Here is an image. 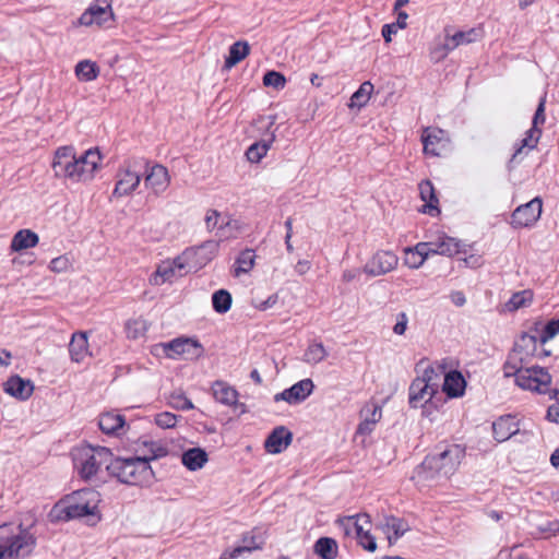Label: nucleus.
<instances>
[{
  "label": "nucleus",
  "mask_w": 559,
  "mask_h": 559,
  "mask_svg": "<svg viewBox=\"0 0 559 559\" xmlns=\"http://www.w3.org/2000/svg\"><path fill=\"white\" fill-rule=\"evenodd\" d=\"M100 160L98 148H88L76 156L73 146H62L56 151L51 167L56 177L72 182H86L94 178Z\"/></svg>",
  "instance_id": "obj_1"
},
{
  "label": "nucleus",
  "mask_w": 559,
  "mask_h": 559,
  "mask_svg": "<svg viewBox=\"0 0 559 559\" xmlns=\"http://www.w3.org/2000/svg\"><path fill=\"white\" fill-rule=\"evenodd\" d=\"M464 457L465 447L457 443L441 445L437 452L427 455L416 467L415 477L424 480L437 476L449 477L456 471Z\"/></svg>",
  "instance_id": "obj_2"
},
{
  "label": "nucleus",
  "mask_w": 559,
  "mask_h": 559,
  "mask_svg": "<svg viewBox=\"0 0 559 559\" xmlns=\"http://www.w3.org/2000/svg\"><path fill=\"white\" fill-rule=\"evenodd\" d=\"M35 546L36 537L32 532V525H0V559H23L32 554Z\"/></svg>",
  "instance_id": "obj_3"
},
{
  "label": "nucleus",
  "mask_w": 559,
  "mask_h": 559,
  "mask_svg": "<svg viewBox=\"0 0 559 559\" xmlns=\"http://www.w3.org/2000/svg\"><path fill=\"white\" fill-rule=\"evenodd\" d=\"M107 472L120 483L131 486H147L154 479L148 459L141 456L115 457L107 465Z\"/></svg>",
  "instance_id": "obj_4"
},
{
  "label": "nucleus",
  "mask_w": 559,
  "mask_h": 559,
  "mask_svg": "<svg viewBox=\"0 0 559 559\" xmlns=\"http://www.w3.org/2000/svg\"><path fill=\"white\" fill-rule=\"evenodd\" d=\"M74 468L84 480H92L103 466L112 462V453L105 447L84 444L72 451Z\"/></svg>",
  "instance_id": "obj_5"
},
{
  "label": "nucleus",
  "mask_w": 559,
  "mask_h": 559,
  "mask_svg": "<svg viewBox=\"0 0 559 559\" xmlns=\"http://www.w3.org/2000/svg\"><path fill=\"white\" fill-rule=\"evenodd\" d=\"M99 502V492L93 489H81L68 497L62 512L67 520L86 516L87 523L95 525L100 520L98 514Z\"/></svg>",
  "instance_id": "obj_6"
},
{
  "label": "nucleus",
  "mask_w": 559,
  "mask_h": 559,
  "mask_svg": "<svg viewBox=\"0 0 559 559\" xmlns=\"http://www.w3.org/2000/svg\"><path fill=\"white\" fill-rule=\"evenodd\" d=\"M443 369L440 365L428 367L421 377L413 380L409 386L408 402L414 408L430 403L432 397L438 393Z\"/></svg>",
  "instance_id": "obj_7"
},
{
  "label": "nucleus",
  "mask_w": 559,
  "mask_h": 559,
  "mask_svg": "<svg viewBox=\"0 0 559 559\" xmlns=\"http://www.w3.org/2000/svg\"><path fill=\"white\" fill-rule=\"evenodd\" d=\"M340 525L344 528L345 534L355 531L359 544L368 551L377 549L374 537L369 532L370 518L368 514H357L340 520Z\"/></svg>",
  "instance_id": "obj_8"
},
{
  "label": "nucleus",
  "mask_w": 559,
  "mask_h": 559,
  "mask_svg": "<svg viewBox=\"0 0 559 559\" xmlns=\"http://www.w3.org/2000/svg\"><path fill=\"white\" fill-rule=\"evenodd\" d=\"M523 390L546 393L551 383V376L545 368L538 366L526 367L521 371L515 382Z\"/></svg>",
  "instance_id": "obj_9"
},
{
  "label": "nucleus",
  "mask_w": 559,
  "mask_h": 559,
  "mask_svg": "<svg viewBox=\"0 0 559 559\" xmlns=\"http://www.w3.org/2000/svg\"><path fill=\"white\" fill-rule=\"evenodd\" d=\"M116 179L111 200L131 195L140 186L142 177L132 168L131 164H126L117 170Z\"/></svg>",
  "instance_id": "obj_10"
},
{
  "label": "nucleus",
  "mask_w": 559,
  "mask_h": 559,
  "mask_svg": "<svg viewBox=\"0 0 559 559\" xmlns=\"http://www.w3.org/2000/svg\"><path fill=\"white\" fill-rule=\"evenodd\" d=\"M399 257L390 250H378L367 261L362 267V272L369 276H382L397 267Z\"/></svg>",
  "instance_id": "obj_11"
},
{
  "label": "nucleus",
  "mask_w": 559,
  "mask_h": 559,
  "mask_svg": "<svg viewBox=\"0 0 559 559\" xmlns=\"http://www.w3.org/2000/svg\"><path fill=\"white\" fill-rule=\"evenodd\" d=\"M156 354H164L168 358H176L186 354L200 356L202 353L201 344L189 337H178L167 343L157 344L154 347Z\"/></svg>",
  "instance_id": "obj_12"
},
{
  "label": "nucleus",
  "mask_w": 559,
  "mask_h": 559,
  "mask_svg": "<svg viewBox=\"0 0 559 559\" xmlns=\"http://www.w3.org/2000/svg\"><path fill=\"white\" fill-rule=\"evenodd\" d=\"M417 249L420 254H424L427 258L430 254L451 257L460 251L457 240L444 234L438 235L430 241L418 242Z\"/></svg>",
  "instance_id": "obj_13"
},
{
  "label": "nucleus",
  "mask_w": 559,
  "mask_h": 559,
  "mask_svg": "<svg viewBox=\"0 0 559 559\" xmlns=\"http://www.w3.org/2000/svg\"><path fill=\"white\" fill-rule=\"evenodd\" d=\"M115 15L109 0H95L80 16L79 23L84 26L94 24L102 26L109 20H114Z\"/></svg>",
  "instance_id": "obj_14"
},
{
  "label": "nucleus",
  "mask_w": 559,
  "mask_h": 559,
  "mask_svg": "<svg viewBox=\"0 0 559 559\" xmlns=\"http://www.w3.org/2000/svg\"><path fill=\"white\" fill-rule=\"evenodd\" d=\"M543 202L534 198L530 202L518 206L511 216V224L515 228L528 227L535 224L542 214Z\"/></svg>",
  "instance_id": "obj_15"
},
{
  "label": "nucleus",
  "mask_w": 559,
  "mask_h": 559,
  "mask_svg": "<svg viewBox=\"0 0 559 559\" xmlns=\"http://www.w3.org/2000/svg\"><path fill=\"white\" fill-rule=\"evenodd\" d=\"M169 183L170 176L165 166L156 164L146 170L144 185L154 195L159 197L164 193L169 187Z\"/></svg>",
  "instance_id": "obj_16"
},
{
  "label": "nucleus",
  "mask_w": 559,
  "mask_h": 559,
  "mask_svg": "<svg viewBox=\"0 0 559 559\" xmlns=\"http://www.w3.org/2000/svg\"><path fill=\"white\" fill-rule=\"evenodd\" d=\"M314 384L311 379H304L292 385L289 389L274 395V401H285L288 404L304 402L313 391Z\"/></svg>",
  "instance_id": "obj_17"
},
{
  "label": "nucleus",
  "mask_w": 559,
  "mask_h": 559,
  "mask_svg": "<svg viewBox=\"0 0 559 559\" xmlns=\"http://www.w3.org/2000/svg\"><path fill=\"white\" fill-rule=\"evenodd\" d=\"M445 132L439 128H425L421 134L425 154L439 156L445 147Z\"/></svg>",
  "instance_id": "obj_18"
},
{
  "label": "nucleus",
  "mask_w": 559,
  "mask_h": 559,
  "mask_svg": "<svg viewBox=\"0 0 559 559\" xmlns=\"http://www.w3.org/2000/svg\"><path fill=\"white\" fill-rule=\"evenodd\" d=\"M293 440V433L284 426L276 427L264 442L266 452L277 454L283 452Z\"/></svg>",
  "instance_id": "obj_19"
},
{
  "label": "nucleus",
  "mask_w": 559,
  "mask_h": 559,
  "mask_svg": "<svg viewBox=\"0 0 559 559\" xmlns=\"http://www.w3.org/2000/svg\"><path fill=\"white\" fill-rule=\"evenodd\" d=\"M419 194L420 199L424 201L420 212L429 214L430 216H437L440 213L438 207L439 200L431 181L425 180L419 183Z\"/></svg>",
  "instance_id": "obj_20"
},
{
  "label": "nucleus",
  "mask_w": 559,
  "mask_h": 559,
  "mask_svg": "<svg viewBox=\"0 0 559 559\" xmlns=\"http://www.w3.org/2000/svg\"><path fill=\"white\" fill-rule=\"evenodd\" d=\"M4 391L21 401H25L33 394L34 385L29 380L12 376L4 382Z\"/></svg>",
  "instance_id": "obj_21"
},
{
  "label": "nucleus",
  "mask_w": 559,
  "mask_h": 559,
  "mask_svg": "<svg viewBox=\"0 0 559 559\" xmlns=\"http://www.w3.org/2000/svg\"><path fill=\"white\" fill-rule=\"evenodd\" d=\"M519 430V424L511 415L502 416L492 424L493 437L498 442L507 441Z\"/></svg>",
  "instance_id": "obj_22"
},
{
  "label": "nucleus",
  "mask_w": 559,
  "mask_h": 559,
  "mask_svg": "<svg viewBox=\"0 0 559 559\" xmlns=\"http://www.w3.org/2000/svg\"><path fill=\"white\" fill-rule=\"evenodd\" d=\"M69 353L71 360L76 364L82 362L87 356L91 355L86 332H75L72 334L69 344Z\"/></svg>",
  "instance_id": "obj_23"
},
{
  "label": "nucleus",
  "mask_w": 559,
  "mask_h": 559,
  "mask_svg": "<svg viewBox=\"0 0 559 559\" xmlns=\"http://www.w3.org/2000/svg\"><path fill=\"white\" fill-rule=\"evenodd\" d=\"M212 391L214 399L224 405L234 406L235 408L243 406L237 403L238 392L225 381H215Z\"/></svg>",
  "instance_id": "obj_24"
},
{
  "label": "nucleus",
  "mask_w": 559,
  "mask_h": 559,
  "mask_svg": "<svg viewBox=\"0 0 559 559\" xmlns=\"http://www.w3.org/2000/svg\"><path fill=\"white\" fill-rule=\"evenodd\" d=\"M380 525L383 532L388 535L390 544L396 542L409 530V526L406 521L393 515L384 516Z\"/></svg>",
  "instance_id": "obj_25"
},
{
  "label": "nucleus",
  "mask_w": 559,
  "mask_h": 559,
  "mask_svg": "<svg viewBox=\"0 0 559 559\" xmlns=\"http://www.w3.org/2000/svg\"><path fill=\"white\" fill-rule=\"evenodd\" d=\"M538 342L539 337L528 333H523L521 337L515 342L512 352L519 356H522L523 360L530 364L531 358L537 355Z\"/></svg>",
  "instance_id": "obj_26"
},
{
  "label": "nucleus",
  "mask_w": 559,
  "mask_h": 559,
  "mask_svg": "<svg viewBox=\"0 0 559 559\" xmlns=\"http://www.w3.org/2000/svg\"><path fill=\"white\" fill-rule=\"evenodd\" d=\"M465 379L459 371H450L443 374L442 391L449 397H459L463 395L465 390Z\"/></svg>",
  "instance_id": "obj_27"
},
{
  "label": "nucleus",
  "mask_w": 559,
  "mask_h": 559,
  "mask_svg": "<svg viewBox=\"0 0 559 559\" xmlns=\"http://www.w3.org/2000/svg\"><path fill=\"white\" fill-rule=\"evenodd\" d=\"M274 141L275 133L271 132L264 139L251 144L246 152L248 160L259 163L266 155Z\"/></svg>",
  "instance_id": "obj_28"
},
{
  "label": "nucleus",
  "mask_w": 559,
  "mask_h": 559,
  "mask_svg": "<svg viewBox=\"0 0 559 559\" xmlns=\"http://www.w3.org/2000/svg\"><path fill=\"white\" fill-rule=\"evenodd\" d=\"M124 424V417L112 412L102 414L98 420L99 429L106 435H118Z\"/></svg>",
  "instance_id": "obj_29"
},
{
  "label": "nucleus",
  "mask_w": 559,
  "mask_h": 559,
  "mask_svg": "<svg viewBox=\"0 0 559 559\" xmlns=\"http://www.w3.org/2000/svg\"><path fill=\"white\" fill-rule=\"evenodd\" d=\"M39 241L36 233L31 229H21L12 238L11 250L22 251L25 249L34 248Z\"/></svg>",
  "instance_id": "obj_30"
},
{
  "label": "nucleus",
  "mask_w": 559,
  "mask_h": 559,
  "mask_svg": "<svg viewBox=\"0 0 559 559\" xmlns=\"http://www.w3.org/2000/svg\"><path fill=\"white\" fill-rule=\"evenodd\" d=\"M182 464L190 471H197L203 467L207 462V454L200 448H192L183 452L181 456Z\"/></svg>",
  "instance_id": "obj_31"
},
{
  "label": "nucleus",
  "mask_w": 559,
  "mask_h": 559,
  "mask_svg": "<svg viewBox=\"0 0 559 559\" xmlns=\"http://www.w3.org/2000/svg\"><path fill=\"white\" fill-rule=\"evenodd\" d=\"M483 37L484 31L481 27H473L467 31H459L455 34L450 35L452 44L456 48L462 45L479 41Z\"/></svg>",
  "instance_id": "obj_32"
},
{
  "label": "nucleus",
  "mask_w": 559,
  "mask_h": 559,
  "mask_svg": "<svg viewBox=\"0 0 559 559\" xmlns=\"http://www.w3.org/2000/svg\"><path fill=\"white\" fill-rule=\"evenodd\" d=\"M250 51V47L247 41H236L229 48L228 57L225 59V68L231 69L241 60H243Z\"/></svg>",
  "instance_id": "obj_33"
},
{
  "label": "nucleus",
  "mask_w": 559,
  "mask_h": 559,
  "mask_svg": "<svg viewBox=\"0 0 559 559\" xmlns=\"http://www.w3.org/2000/svg\"><path fill=\"white\" fill-rule=\"evenodd\" d=\"M542 131L538 128H531L524 139L521 140L520 144L516 145L515 151L510 159V163L515 162L522 154L523 150H533L539 140Z\"/></svg>",
  "instance_id": "obj_34"
},
{
  "label": "nucleus",
  "mask_w": 559,
  "mask_h": 559,
  "mask_svg": "<svg viewBox=\"0 0 559 559\" xmlns=\"http://www.w3.org/2000/svg\"><path fill=\"white\" fill-rule=\"evenodd\" d=\"M313 550L321 559H335L337 556V544L333 538L320 537L316 542Z\"/></svg>",
  "instance_id": "obj_35"
},
{
  "label": "nucleus",
  "mask_w": 559,
  "mask_h": 559,
  "mask_svg": "<svg viewBox=\"0 0 559 559\" xmlns=\"http://www.w3.org/2000/svg\"><path fill=\"white\" fill-rule=\"evenodd\" d=\"M328 357V350L320 342L310 343L304 353L302 360L310 365H317Z\"/></svg>",
  "instance_id": "obj_36"
},
{
  "label": "nucleus",
  "mask_w": 559,
  "mask_h": 559,
  "mask_svg": "<svg viewBox=\"0 0 559 559\" xmlns=\"http://www.w3.org/2000/svg\"><path fill=\"white\" fill-rule=\"evenodd\" d=\"M99 74L98 66L91 60H82L75 66V75L80 81L91 82Z\"/></svg>",
  "instance_id": "obj_37"
},
{
  "label": "nucleus",
  "mask_w": 559,
  "mask_h": 559,
  "mask_svg": "<svg viewBox=\"0 0 559 559\" xmlns=\"http://www.w3.org/2000/svg\"><path fill=\"white\" fill-rule=\"evenodd\" d=\"M527 365L528 364L525 360H523L522 356H519L518 354L511 352L503 366L504 377H514L516 382L518 376L520 374L521 371L525 370Z\"/></svg>",
  "instance_id": "obj_38"
},
{
  "label": "nucleus",
  "mask_w": 559,
  "mask_h": 559,
  "mask_svg": "<svg viewBox=\"0 0 559 559\" xmlns=\"http://www.w3.org/2000/svg\"><path fill=\"white\" fill-rule=\"evenodd\" d=\"M254 252L251 249H246L240 252L236 260V267L234 270V275L239 277L241 274L249 273L254 266Z\"/></svg>",
  "instance_id": "obj_39"
},
{
  "label": "nucleus",
  "mask_w": 559,
  "mask_h": 559,
  "mask_svg": "<svg viewBox=\"0 0 559 559\" xmlns=\"http://www.w3.org/2000/svg\"><path fill=\"white\" fill-rule=\"evenodd\" d=\"M373 92V85L371 82L366 81L364 82L359 88L352 95L350 103L348 104L349 107H364L368 100L370 99V96Z\"/></svg>",
  "instance_id": "obj_40"
},
{
  "label": "nucleus",
  "mask_w": 559,
  "mask_h": 559,
  "mask_svg": "<svg viewBox=\"0 0 559 559\" xmlns=\"http://www.w3.org/2000/svg\"><path fill=\"white\" fill-rule=\"evenodd\" d=\"M231 302V295L226 289H218L212 295V306L217 313H226L230 309Z\"/></svg>",
  "instance_id": "obj_41"
},
{
  "label": "nucleus",
  "mask_w": 559,
  "mask_h": 559,
  "mask_svg": "<svg viewBox=\"0 0 559 559\" xmlns=\"http://www.w3.org/2000/svg\"><path fill=\"white\" fill-rule=\"evenodd\" d=\"M533 301V293L530 289L514 293L509 301L506 304V308L509 311H515L522 307L531 305Z\"/></svg>",
  "instance_id": "obj_42"
},
{
  "label": "nucleus",
  "mask_w": 559,
  "mask_h": 559,
  "mask_svg": "<svg viewBox=\"0 0 559 559\" xmlns=\"http://www.w3.org/2000/svg\"><path fill=\"white\" fill-rule=\"evenodd\" d=\"M456 47L453 46L452 40L450 38V34L447 33L445 39L443 43H436L433 47L430 49V58L433 62H440L447 58L450 51L454 50Z\"/></svg>",
  "instance_id": "obj_43"
},
{
  "label": "nucleus",
  "mask_w": 559,
  "mask_h": 559,
  "mask_svg": "<svg viewBox=\"0 0 559 559\" xmlns=\"http://www.w3.org/2000/svg\"><path fill=\"white\" fill-rule=\"evenodd\" d=\"M148 330V323L142 318L129 320L126 323V333L128 338L138 340L145 335Z\"/></svg>",
  "instance_id": "obj_44"
},
{
  "label": "nucleus",
  "mask_w": 559,
  "mask_h": 559,
  "mask_svg": "<svg viewBox=\"0 0 559 559\" xmlns=\"http://www.w3.org/2000/svg\"><path fill=\"white\" fill-rule=\"evenodd\" d=\"M178 276L177 272L174 270V266L170 264L169 260L162 262L154 275V284L159 285L165 282L171 281L173 277Z\"/></svg>",
  "instance_id": "obj_45"
},
{
  "label": "nucleus",
  "mask_w": 559,
  "mask_h": 559,
  "mask_svg": "<svg viewBox=\"0 0 559 559\" xmlns=\"http://www.w3.org/2000/svg\"><path fill=\"white\" fill-rule=\"evenodd\" d=\"M404 252V263L411 269L420 267L427 260L426 255L418 252L417 245L414 248H405Z\"/></svg>",
  "instance_id": "obj_46"
},
{
  "label": "nucleus",
  "mask_w": 559,
  "mask_h": 559,
  "mask_svg": "<svg viewBox=\"0 0 559 559\" xmlns=\"http://www.w3.org/2000/svg\"><path fill=\"white\" fill-rule=\"evenodd\" d=\"M536 533L544 536H555L559 533L558 520H544L535 524Z\"/></svg>",
  "instance_id": "obj_47"
},
{
  "label": "nucleus",
  "mask_w": 559,
  "mask_h": 559,
  "mask_svg": "<svg viewBox=\"0 0 559 559\" xmlns=\"http://www.w3.org/2000/svg\"><path fill=\"white\" fill-rule=\"evenodd\" d=\"M361 417L364 420L369 421L370 424L374 425L380 421L382 417V409L379 405H376L373 403L367 404L361 409Z\"/></svg>",
  "instance_id": "obj_48"
},
{
  "label": "nucleus",
  "mask_w": 559,
  "mask_h": 559,
  "mask_svg": "<svg viewBox=\"0 0 559 559\" xmlns=\"http://www.w3.org/2000/svg\"><path fill=\"white\" fill-rule=\"evenodd\" d=\"M146 448H148V454H145L143 457L148 459L150 461L157 460L164 457L168 454V449L162 443L150 441L143 442Z\"/></svg>",
  "instance_id": "obj_49"
},
{
  "label": "nucleus",
  "mask_w": 559,
  "mask_h": 559,
  "mask_svg": "<svg viewBox=\"0 0 559 559\" xmlns=\"http://www.w3.org/2000/svg\"><path fill=\"white\" fill-rule=\"evenodd\" d=\"M263 84L275 90H283L286 84L285 76L277 71H267L263 76Z\"/></svg>",
  "instance_id": "obj_50"
},
{
  "label": "nucleus",
  "mask_w": 559,
  "mask_h": 559,
  "mask_svg": "<svg viewBox=\"0 0 559 559\" xmlns=\"http://www.w3.org/2000/svg\"><path fill=\"white\" fill-rule=\"evenodd\" d=\"M169 404L174 408L181 411H190L194 407L192 402L182 392L171 393L169 397Z\"/></svg>",
  "instance_id": "obj_51"
},
{
  "label": "nucleus",
  "mask_w": 559,
  "mask_h": 559,
  "mask_svg": "<svg viewBox=\"0 0 559 559\" xmlns=\"http://www.w3.org/2000/svg\"><path fill=\"white\" fill-rule=\"evenodd\" d=\"M259 544L237 546L231 550H225L219 559H236L245 554H250L252 550L259 549Z\"/></svg>",
  "instance_id": "obj_52"
},
{
  "label": "nucleus",
  "mask_w": 559,
  "mask_h": 559,
  "mask_svg": "<svg viewBox=\"0 0 559 559\" xmlns=\"http://www.w3.org/2000/svg\"><path fill=\"white\" fill-rule=\"evenodd\" d=\"M155 424L163 428H174L177 424V416L169 412L159 413L155 416Z\"/></svg>",
  "instance_id": "obj_53"
},
{
  "label": "nucleus",
  "mask_w": 559,
  "mask_h": 559,
  "mask_svg": "<svg viewBox=\"0 0 559 559\" xmlns=\"http://www.w3.org/2000/svg\"><path fill=\"white\" fill-rule=\"evenodd\" d=\"M559 333V319L550 320L544 328L542 334L539 335V342L542 344L546 343L550 338L555 337Z\"/></svg>",
  "instance_id": "obj_54"
},
{
  "label": "nucleus",
  "mask_w": 559,
  "mask_h": 559,
  "mask_svg": "<svg viewBox=\"0 0 559 559\" xmlns=\"http://www.w3.org/2000/svg\"><path fill=\"white\" fill-rule=\"evenodd\" d=\"M192 254L191 251H185L181 255H178L174 260H169L170 264L174 266V270L177 272L178 276H182L186 273V269L188 265V259Z\"/></svg>",
  "instance_id": "obj_55"
},
{
  "label": "nucleus",
  "mask_w": 559,
  "mask_h": 559,
  "mask_svg": "<svg viewBox=\"0 0 559 559\" xmlns=\"http://www.w3.org/2000/svg\"><path fill=\"white\" fill-rule=\"evenodd\" d=\"M70 265L69 258L67 255H60L50 261L49 269L55 273H62L66 272Z\"/></svg>",
  "instance_id": "obj_56"
},
{
  "label": "nucleus",
  "mask_w": 559,
  "mask_h": 559,
  "mask_svg": "<svg viewBox=\"0 0 559 559\" xmlns=\"http://www.w3.org/2000/svg\"><path fill=\"white\" fill-rule=\"evenodd\" d=\"M408 324V317L405 312H399L396 314V322L393 326V332L396 335H403L406 332Z\"/></svg>",
  "instance_id": "obj_57"
},
{
  "label": "nucleus",
  "mask_w": 559,
  "mask_h": 559,
  "mask_svg": "<svg viewBox=\"0 0 559 559\" xmlns=\"http://www.w3.org/2000/svg\"><path fill=\"white\" fill-rule=\"evenodd\" d=\"M545 104H546V95H544L539 100V104H538L535 115L533 117L532 128H537L538 124H543L545 122Z\"/></svg>",
  "instance_id": "obj_58"
},
{
  "label": "nucleus",
  "mask_w": 559,
  "mask_h": 559,
  "mask_svg": "<svg viewBox=\"0 0 559 559\" xmlns=\"http://www.w3.org/2000/svg\"><path fill=\"white\" fill-rule=\"evenodd\" d=\"M221 218V213L216 210H209L205 215V225L207 230H213L218 226V222Z\"/></svg>",
  "instance_id": "obj_59"
},
{
  "label": "nucleus",
  "mask_w": 559,
  "mask_h": 559,
  "mask_svg": "<svg viewBox=\"0 0 559 559\" xmlns=\"http://www.w3.org/2000/svg\"><path fill=\"white\" fill-rule=\"evenodd\" d=\"M217 248H218L217 242L206 241L197 249L195 253H201L202 251H205V250L209 251L210 257H207L206 260L210 261L213 258V255L216 253Z\"/></svg>",
  "instance_id": "obj_60"
},
{
  "label": "nucleus",
  "mask_w": 559,
  "mask_h": 559,
  "mask_svg": "<svg viewBox=\"0 0 559 559\" xmlns=\"http://www.w3.org/2000/svg\"><path fill=\"white\" fill-rule=\"evenodd\" d=\"M396 24H384L382 27V36L386 43H390L392 40V35L397 32Z\"/></svg>",
  "instance_id": "obj_61"
},
{
  "label": "nucleus",
  "mask_w": 559,
  "mask_h": 559,
  "mask_svg": "<svg viewBox=\"0 0 559 559\" xmlns=\"http://www.w3.org/2000/svg\"><path fill=\"white\" fill-rule=\"evenodd\" d=\"M546 419L559 424V406L551 405L547 409Z\"/></svg>",
  "instance_id": "obj_62"
},
{
  "label": "nucleus",
  "mask_w": 559,
  "mask_h": 559,
  "mask_svg": "<svg viewBox=\"0 0 559 559\" xmlns=\"http://www.w3.org/2000/svg\"><path fill=\"white\" fill-rule=\"evenodd\" d=\"M373 429H374V425L362 419L361 423L357 427L356 433L366 436V435L371 433L373 431Z\"/></svg>",
  "instance_id": "obj_63"
},
{
  "label": "nucleus",
  "mask_w": 559,
  "mask_h": 559,
  "mask_svg": "<svg viewBox=\"0 0 559 559\" xmlns=\"http://www.w3.org/2000/svg\"><path fill=\"white\" fill-rule=\"evenodd\" d=\"M359 274H360L359 269L345 270L342 274V281L345 283H350L354 280H356Z\"/></svg>",
  "instance_id": "obj_64"
}]
</instances>
